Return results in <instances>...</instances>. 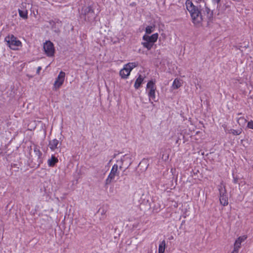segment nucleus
Here are the masks:
<instances>
[{
  "label": "nucleus",
  "mask_w": 253,
  "mask_h": 253,
  "mask_svg": "<svg viewBox=\"0 0 253 253\" xmlns=\"http://www.w3.org/2000/svg\"><path fill=\"white\" fill-rule=\"evenodd\" d=\"M158 36L159 35L158 33H155L151 36L145 35L143 36L142 39L144 41H149V42L154 44V43L157 41Z\"/></svg>",
  "instance_id": "10"
},
{
  "label": "nucleus",
  "mask_w": 253,
  "mask_h": 253,
  "mask_svg": "<svg viewBox=\"0 0 253 253\" xmlns=\"http://www.w3.org/2000/svg\"><path fill=\"white\" fill-rule=\"evenodd\" d=\"M247 238V236L246 235H244L240 236L236 239L234 245V252H239L242 243L245 241Z\"/></svg>",
  "instance_id": "9"
},
{
  "label": "nucleus",
  "mask_w": 253,
  "mask_h": 253,
  "mask_svg": "<svg viewBox=\"0 0 253 253\" xmlns=\"http://www.w3.org/2000/svg\"><path fill=\"white\" fill-rule=\"evenodd\" d=\"M141 43L143 46L148 50H150L153 46V44L149 42V41H145L144 42H142Z\"/></svg>",
  "instance_id": "20"
},
{
  "label": "nucleus",
  "mask_w": 253,
  "mask_h": 253,
  "mask_svg": "<svg viewBox=\"0 0 253 253\" xmlns=\"http://www.w3.org/2000/svg\"><path fill=\"white\" fill-rule=\"evenodd\" d=\"M220 204L223 206H226L228 204L227 195L220 196L219 198Z\"/></svg>",
  "instance_id": "18"
},
{
  "label": "nucleus",
  "mask_w": 253,
  "mask_h": 253,
  "mask_svg": "<svg viewBox=\"0 0 253 253\" xmlns=\"http://www.w3.org/2000/svg\"><path fill=\"white\" fill-rule=\"evenodd\" d=\"M156 86L155 85V83L152 80L149 81L146 85V90H148V95L149 97V101L153 106H154L155 105L153 103V102L151 101V99L154 101H156Z\"/></svg>",
  "instance_id": "5"
},
{
  "label": "nucleus",
  "mask_w": 253,
  "mask_h": 253,
  "mask_svg": "<svg viewBox=\"0 0 253 253\" xmlns=\"http://www.w3.org/2000/svg\"><path fill=\"white\" fill-rule=\"evenodd\" d=\"M60 144L59 141L56 139H54L49 141L48 146L50 150L54 151L56 149L60 147Z\"/></svg>",
  "instance_id": "11"
},
{
  "label": "nucleus",
  "mask_w": 253,
  "mask_h": 253,
  "mask_svg": "<svg viewBox=\"0 0 253 253\" xmlns=\"http://www.w3.org/2000/svg\"><path fill=\"white\" fill-rule=\"evenodd\" d=\"M6 45L11 49L16 50L22 46L21 42L13 35H8L4 39Z\"/></svg>",
  "instance_id": "3"
},
{
  "label": "nucleus",
  "mask_w": 253,
  "mask_h": 253,
  "mask_svg": "<svg viewBox=\"0 0 253 253\" xmlns=\"http://www.w3.org/2000/svg\"><path fill=\"white\" fill-rule=\"evenodd\" d=\"M230 131H231V133L232 134H233V135H238L241 133L242 129H240L235 130V129H232L230 130Z\"/></svg>",
  "instance_id": "24"
},
{
  "label": "nucleus",
  "mask_w": 253,
  "mask_h": 253,
  "mask_svg": "<svg viewBox=\"0 0 253 253\" xmlns=\"http://www.w3.org/2000/svg\"><path fill=\"white\" fill-rule=\"evenodd\" d=\"M130 72L131 71L125 65L124 68L120 71V75L122 78L126 79L130 75Z\"/></svg>",
  "instance_id": "12"
},
{
  "label": "nucleus",
  "mask_w": 253,
  "mask_h": 253,
  "mask_svg": "<svg viewBox=\"0 0 253 253\" xmlns=\"http://www.w3.org/2000/svg\"><path fill=\"white\" fill-rule=\"evenodd\" d=\"M43 49L47 56L52 57L54 56L55 49L53 43L50 41H46L43 44Z\"/></svg>",
  "instance_id": "8"
},
{
  "label": "nucleus",
  "mask_w": 253,
  "mask_h": 253,
  "mask_svg": "<svg viewBox=\"0 0 253 253\" xmlns=\"http://www.w3.org/2000/svg\"><path fill=\"white\" fill-rule=\"evenodd\" d=\"M181 80L175 79L172 83V87L174 89H177L181 86Z\"/></svg>",
  "instance_id": "19"
},
{
  "label": "nucleus",
  "mask_w": 253,
  "mask_h": 253,
  "mask_svg": "<svg viewBox=\"0 0 253 253\" xmlns=\"http://www.w3.org/2000/svg\"><path fill=\"white\" fill-rule=\"evenodd\" d=\"M80 17L85 21L90 22L95 19L96 15L91 6H84L81 10Z\"/></svg>",
  "instance_id": "2"
},
{
  "label": "nucleus",
  "mask_w": 253,
  "mask_h": 253,
  "mask_svg": "<svg viewBox=\"0 0 253 253\" xmlns=\"http://www.w3.org/2000/svg\"><path fill=\"white\" fill-rule=\"evenodd\" d=\"M218 190L219 192L220 197L227 195V192H226L225 186V185H223L222 183L221 184V185L220 186H219Z\"/></svg>",
  "instance_id": "16"
},
{
  "label": "nucleus",
  "mask_w": 253,
  "mask_h": 253,
  "mask_svg": "<svg viewBox=\"0 0 253 253\" xmlns=\"http://www.w3.org/2000/svg\"><path fill=\"white\" fill-rule=\"evenodd\" d=\"M19 15L20 17L23 19H27L28 18V10L27 9H18V10Z\"/></svg>",
  "instance_id": "15"
},
{
  "label": "nucleus",
  "mask_w": 253,
  "mask_h": 253,
  "mask_svg": "<svg viewBox=\"0 0 253 253\" xmlns=\"http://www.w3.org/2000/svg\"><path fill=\"white\" fill-rule=\"evenodd\" d=\"M143 81L144 78L141 75H139L138 77L136 80L135 84H134L135 88L138 89L140 87Z\"/></svg>",
  "instance_id": "14"
},
{
  "label": "nucleus",
  "mask_w": 253,
  "mask_h": 253,
  "mask_svg": "<svg viewBox=\"0 0 253 253\" xmlns=\"http://www.w3.org/2000/svg\"><path fill=\"white\" fill-rule=\"evenodd\" d=\"M37 162H38L37 168H39L40 165L43 162L42 156H41L40 157H38Z\"/></svg>",
  "instance_id": "25"
},
{
  "label": "nucleus",
  "mask_w": 253,
  "mask_h": 253,
  "mask_svg": "<svg viewBox=\"0 0 253 253\" xmlns=\"http://www.w3.org/2000/svg\"><path fill=\"white\" fill-rule=\"evenodd\" d=\"M117 164L118 165V167L120 169L123 168H125L124 171L128 169L132 163V160L131 158V155L129 154H126L124 155L121 159L120 160L117 161Z\"/></svg>",
  "instance_id": "4"
},
{
  "label": "nucleus",
  "mask_w": 253,
  "mask_h": 253,
  "mask_svg": "<svg viewBox=\"0 0 253 253\" xmlns=\"http://www.w3.org/2000/svg\"><path fill=\"white\" fill-rule=\"evenodd\" d=\"M166 241L163 240L162 241L159 246L158 253H164L166 248Z\"/></svg>",
  "instance_id": "17"
},
{
  "label": "nucleus",
  "mask_w": 253,
  "mask_h": 253,
  "mask_svg": "<svg viewBox=\"0 0 253 253\" xmlns=\"http://www.w3.org/2000/svg\"><path fill=\"white\" fill-rule=\"evenodd\" d=\"M34 151V153H35V155L38 157H40L41 156H42V153L40 150V149L38 148V147H37V146L35 147Z\"/></svg>",
  "instance_id": "23"
},
{
  "label": "nucleus",
  "mask_w": 253,
  "mask_h": 253,
  "mask_svg": "<svg viewBox=\"0 0 253 253\" xmlns=\"http://www.w3.org/2000/svg\"><path fill=\"white\" fill-rule=\"evenodd\" d=\"M185 6L190 13L192 23L197 27L202 26L204 22L209 23L212 18L213 12L204 1L202 3L197 2L196 4H194L191 0H186Z\"/></svg>",
  "instance_id": "1"
},
{
  "label": "nucleus",
  "mask_w": 253,
  "mask_h": 253,
  "mask_svg": "<svg viewBox=\"0 0 253 253\" xmlns=\"http://www.w3.org/2000/svg\"><path fill=\"white\" fill-rule=\"evenodd\" d=\"M154 29V26H148L146 27L145 32L147 34H150L152 33Z\"/></svg>",
  "instance_id": "22"
},
{
  "label": "nucleus",
  "mask_w": 253,
  "mask_h": 253,
  "mask_svg": "<svg viewBox=\"0 0 253 253\" xmlns=\"http://www.w3.org/2000/svg\"><path fill=\"white\" fill-rule=\"evenodd\" d=\"M118 165L114 164L108 175L107 178L105 180V184L108 185L114 181L116 176H119V171H118Z\"/></svg>",
  "instance_id": "6"
},
{
  "label": "nucleus",
  "mask_w": 253,
  "mask_h": 253,
  "mask_svg": "<svg viewBox=\"0 0 253 253\" xmlns=\"http://www.w3.org/2000/svg\"><path fill=\"white\" fill-rule=\"evenodd\" d=\"M41 70H42V67L41 66L38 67L37 68V73L38 74H39Z\"/></svg>",
  "instance_id": "27"
},
{
  "label": "nucleus",
  "mask_w": 253,
  "mask_h": 253,
  "mask_svg": "<svg viewBox=\"0 0 253 253\" xmlns=\"http://www.w3.org/2000/svg\"><path fill=\"white\" fill-rule=\"evenodd\" d=\"M58 162V160L55 156L52 155L50 159L47 161L48 166L50 167H53Z\"/></svg>",
  "instance_id": "13"
},
{
  "label": "nucleus",
  "mask_w": 253,
  "mask_h": 253,
  "mask_svg": "<svg viewBox=\"0 0 253 253\" xmlns=\"http://www.w3.org/2000/svg\"><path fill=\"white\" fill-rule=\"evenodd\" d=\"M212 1L214 4H215V3L218 4L220 2V0H212Z\"/></svg>",
  "instance_id": "28"
},
{
  "label": "nucleus",
  "mask_w": 253,
  "mask_h": 253,
  "mask_svg": "<svg viewBox=\"0 0 253 253\" xmlns=\"http://www.w3.org/2000/svg\"><path fill=\"white\" fill-rule=\"evenodd\" d=\"M179 139H177L176 141V143H178Z\"/></svg>",
  "instance_id": "30"
},
{
  "label": "nucleus",
  "mask_w": 253,
  "mask_h": 253,
  "mask_svg": "<svg viewBox=\"0 0 253 253\" xmlns=\"http://www.w3.org/2000/svg\"><path fill=\"white\" fill-rule=\"evenodd\" d=\"M65 77V73L63 71H61L54 82L53 87V90H57L60 88L64 83Z\"/></svg>",
  "instance_id": "7"
},
{
  "label": "nucleus",
  "mask_w": 253,
  "mask_h": 253,
  "mask_svg": "<svg viewBox=\"0 0 253 253\" xmlns=\"http://www.w3.org/2000/svg\"><path fill=\"white\" fill-rule=\"evenodd\" d=\"M239 253V252H234V249L231 253Z\"/></svg>",
  "instance_id": "29"
},
{
  "label": "nucleus",
  "mask_w": 253,
  "mask_h": 253,
  "mask_svg": "<svg viewBox=\"0 0 253 253\" xmlns=\"http://www.w3.org/2000/svg\"><path fill=\"white\" fill-rule=\"evenodd\" d=\"M168 157H169L168 156H166V158L165 160H166V159H168Z\"/></svg>",
  "instance_id": "31"
},
{
  "label": "nucleus",
  "mask_w": 253,
  "mask_h": 253,
  "mask_svg": "<svg viewBox=\"0 0 253 253\" xmlns=\"http://www.w3.org/2000/svg\"><path fill=\"white\" fill-rule=\"evenodd\" d=\"M126 65V66L131 71V70L136 67L138 65V64L136 62H129L128 63H127Z\"/></svg>",
  "instance_id": "21"
},
{
  "label": "nucleus",
  "mask_w": 253,
  "mask_h": 253,
  "mask_svg": "<svg viewBox=\"0 0 253 253\" xmlns=\"http://www.w3.org/2000/svg\"><path fill=\"white\" fill-rule=\"evenodd\" d=\"M247 126L251 129H253V121L251 120L250 121L248 122Z\"/></svg>",
  "instance_id": "26"
},
{
  "label": "nucleus",
  "mask_w": 253,
  "mask_h": 253,
  "mask_svg": "<svg viewBox=\"0 0 253 253\" xmlns=\"http://www.w3.org/2000/svg\"><path fill=\"white\" fill-rule=\"evenodd\" d=\"M116 155L114 154L113 158H115L116 157Z\"/></svg>",
  "instance_id": "32"
}]
</instances>
